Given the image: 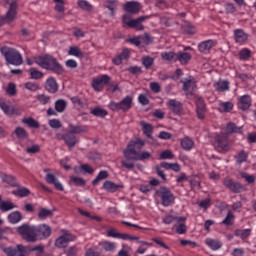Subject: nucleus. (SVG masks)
Returning <instances> with one entry per match:
<instances>
[{
	"label": "nucleus",
	"instance_id": "28",
	"mask_svg": "<svg viewBox=\"0 0 256 256\" xmlns=\"http://www.w3.org/2000/svg\"><path fill=\"white\" fill-rule=\"evenodd\" d=\"M235 104H233V102L231 101H220L218 104V111L220 113H231V110L234 109Z\"/></svg>",
	"mask_w": 256,
	"mask_h": 256
},
{
	"label": "nucleus",
	"instance_id": "56",
	"mask_svg": "<svg viewBox=\"0 0 256 256\" xmlns=\"http://www.w3.org/2000/svg\"><path fill=\"white\" fill-rule=\"evenodd\" d=\"M241 129L242 127H238L237 125H235V123L233 122H229L226 125V131L227 133H241Z\"/></svg>",
	"mask_w": 256,
	"mask_h": 256
},
{
	"label": "nucleus",
	"instance_id": "52",
	"mask_svg": "<svg viewBox=\"0 0 256 256\" xmlns=\"http://www.w3.org/2000/svg\"><path fill=\"white\" fill-rule=\"evenodd\" d=\"M65 109H67V101H65L63 99H59L55 102V110L58 113H63V111H65Z\"/></svg>",
	"mask_w": 256,
	"mask_h": 256
},
{
	"label": "nucleus",
	"instance_id": "43",
	"mask_svg": "<svg viewBox=\"0 0 256 256\" xmlns=\"http://www.w3.org/2000/svg\"><path fill=\"white\" fill-rule=\"evenodd\" d=\"M119 187L121 186L109 180L105 181L103 184V189H105V191H108L109 193H115V191H117Z\"/></svg>",
	"mask_w": 256,
	"mask_h": 256
},
{
	"label": "nucleus",
	"instance_id": "24",
	"mask_svg": "<svg viewBox=\"0 0 256 256\" xmlns=\"http://www.w3.org/2000/svg\"><path fill=\"white\" fill-rule=\"evenodd\" d=\"M88 131L89 128L85 125H68V133H71L72 135H79L81 133H87Z\"/></svg>",
	"mask_w": 256,
	"mask_h": 256
},
{
	"label": "nucleus",
	"instance_id": "51",
	"mask_svg": "<svg viewBox=\"0 0 256 256\" xmlns=\"http://www.w3.org/2000/svg\"><path fill=\"white\" fill-rule=\"evenodd\" d=\"M14 133L17 139H27L29 137V133L23 127H17Z\"/></svg>",
	"mask_w": 256,
	"mask_h": 256
},
{
	"label": "nucleus",
	"instance_id": "50",
	"mask_svg": "<svg viewBox=\"0 0 256 256\" xmlns=\"http://www.w3.org/2000/svg\"><path fill=\"white\" fill-rule=\"evenodd\" d=\"M239 59L240 61H249L251 59V50L248 48H243L239 51Z\"/></svg>",
	"mask_w": 256,
	"mask_h": 256
},
{
	"label": "nucleus",
	"instance_id": "53",
	"mask_svg": "<svg viewBox=\"0 0 256 256\" xmlns=\"http://www.w3.org/2000/svg\"><path fill=\"white\" fill-rule=\"evenodd\" d=\"M233 223H235V215L233 214V212L228 211L225 219L221 222V225H233Z\"/></svg>",
	"mask_w": 256,
	"mask_h": 256
},
{
	"label": "nucleus",
	"instance_id": "29",
	"mask_svg": "<svg viewBox=\"0 0 256 256\" xmlns=\"http://www.w3.org/2000/svg\"><path fill=\"white\" fill-rule=\"evenodd\" d=\"M234 159L236 165H243V163H247V160L249 159V153H247L245 150H241L234 156Z\"/></svg>",
	"mask_w": 256,
	"mask_h": 256
},
{
	"label": "nucleus",
	"instance_id": "11",
	"mask_svg": "<svg viewBox=\"0 0 256 256\" xmlns=\"http://www.w3.org/2000/svg\"><path fill=\"white\" fill-rule=\"evenodd\" d=\"M234 42L237 45H247L249 41V34L245 32L242 28H237L233 31Z\"/></svg>",
	"mask_w": 256,
	"mask_h": 256
},
{
	"label": "nucleus",
	"instance_id": "15",
	"mask_svg": "<svg viewBox=\"0 0 256 256\" xmlns=\"http://www.w3.org/2000/svg\"><path fill=\"white\" fill-rule=\"evenodd\" d=\"M131 57V50L129 48H124L120 54H117L112 58V63L114 65H122L123 61H129Z\"/></svg>",
	"mask_w": 256,
	"mask_h": 256
},
{
	"label": "nucleus",
	"instance_id": "10",
	"mask_svg": "<svg viewBox=\"0 0 256 256\" xmlns=\"http://www.w3.org/2000/svg\"><path fill=\"white\" fill-rule=\"evenodd\" d=\"M215 145L220 151H229L231 149V144L229 142V136L225 133L216 135Z\"/></svg>",
	"mask_w": 256,
	"mask_h": 256
},
{
	"label": "nucleus",
	"instance_id": "41",
	"mask_svg": "<svg viewBox=\"0 0 256 256\" xmlns=\"http://www.w3.org/2000/svg\"><path fill=\"white\" fill-rule=\"evenodd\" d=\"M160 165L161 167H163V169H167V170L170 169L175 173H179V171H181V166L177 163L162 162Z\"/></svg>",
	"mask_w": 256,
	"mask_h": 256
},
{
	"label": "nucleus",
	"instance_id": "7",
	"mask_svg": "<svg viewBox=\"0 0 256 256\" xmlns=\"http://www.w3.org/2000/svg\"><path fill=\"white\" fill-rule=\"evenodd\" d=\"M145 19H149V16H140L137 19L131 20V16L126 14L123 16L122 21L124 25L130 27V29H137V31H143L145 29V26H143V24L141 23H143Z\"/></svg>",
	"mask_w": 256,
	"mask_h": 256
},
{
	"label": "nucleus",
	"instance_id": "45",
	"mask_svg": "<svg viewBox=\"0 0 256 256\" xmlns=\"http://www.w3.org/2000/svg\"><path fill=\"white\" fill-rule=\"evenodd\" d=\"M78 7L87 13H91V11H93V5L87 0L78 1Z\"/></svg>",
	"mask_w": 256,
	"mask_h": 256
},
{
	"label": "nucleus",
	"instance_id": "19",
	"mask_svg": "<svg viewBox=\"0 0 256 256\" xmlns=\"http://www.w3.org/2000/svg\"><path fill=\"white\" fill-rule=\"evenodd\" d=\"M61 139L64 140L68 149H73V147H75V145H77V143H79V140L77 139V136H75V134H72L70 132L63 134L61 136Z\"/></svg>",
	"mask_w": 256,
	"mask_h": 256
},
{
	"label": "nucleus",
	"instance_id": "8",
	"mask_svg": "<svg viewBox=\"0 0 256 256\" xmlns=\"http://www.w3.org/2000/svg\"><path fill=\"white\" fill-rule=\"evenodd\" d=\"M223 185L232 193H243V191H247V187L245 185L231 178H225L223 180Z\"/></svg>",
	"mask_w": 256,
	"mask_h": 256
},
{
	"label": "nucleus",
	"instance_id": "46",
	"mask_svg": "<svg viewBox=\"0 0 256 256\" xmlns=\"http://www.w3.org/2000/svg\"><path fill=\"white\" fill-rule=\"evenodd\" d=\"M107 177H109V172L105 170L100 171L97 177L92 181V185L94 187L99 185V182L103 181L104 179H107Z\"/></svg>",
	"mask_w": 256,
	"mask_h": 256
},
{
	"label": "nucleus",
	"instance_id": "47",
	"mask_svg": "<svg viewBox=\"0 0 256 256\" xmlns=\"http://www.w3.org/2000/svg\"><path fill=\"white\" fill-rule=\"evenodd\" d=\"M100 245L104 251H108L109 253L115 251L117 248V244L115 242L103 241Z\"/></svg>",
	"mask_w": 256,
	"mask_h": 256
},
{
	"label": "nucleus",
	"instance_id": "48",
	"mask_svg": "<svg viewBox=\"0 0 256 256\" xmlns=\"http://www.w3.org/2000/svg\"><path fill=\"white\" fill-rule=\"evenodd\" d=\"M24 87L27 89V91H31L32 93H35L41 89V85H39L37 82H26L24 83Z\"/></svg>",
	"mask_w": 256,
	"mask_h": 256
},
{
	"label": "nucleus",
	"instance_id": "9",
	"mask_svg": "<svg viewBox=\"0 0 256 256\" xmlns=\"http://www.w3.org/2000/svg\"><path fill=\"white\" fill-rule=\"evenodd\" d=\"M110 81H111V77H109V75L107 74L100 75L93 79L92 88L94 89V91L101 93L105 85H109Z\"/></svg>",
	"mask_w": 256,
	"mask_h": 256
},
{
	"label": "nucleus",
	"instance_id": "62",
	"mask_svg": "<svg viewBox=\"0 0 256 256\" xmlns=\"http://www.w3.org/2000/svg\"><path fill=\"white\" fill-rule=\"evenodd\" d=\"M180 224L176 226V233L178 235H185L187 233V225H185V222H179Z\"/></svg>",
	"mask_w": 256,
	"mask_h": 256
},
{
	"label": "nucleus",
	"instance_id": "12",
	"mask_svg": "<svg viewBox=\"0 0 256 256\" xmlns=\"http://www.w3.org/2000/svg\"><path fill=\"white\" fill-rule=\"evenodd\" d=\"M251 105H253V100L248 94L238 97L237 107L240 111H249V109H251Z\"/></svg>",
	"mask_w": 256,
	"mask_h": 256
},
{
	"label": "nucleus",
	"instance_id": "18",
	"mask_svg": "<svg viewBox=\"0 0 256 256\" xmlns=\"http://www.w3.org/2000/svg\"><path fill=\"white\" fill-rule=\"evenodd\" d=\"M3 251L7 256H25V246L21 244L16 247H5Z\"/></svg>",
	"mask_w": 256,
	"mask_h": 256
},
{
	"label": "nucleus",
	"instance_id": "22",
	"mask_svg": "<svg viewBox=\"0 0 256 256\" xmlns=\"http://www.w3.org/2000/svg\"><path fill=\"white\" fill-rule=\"evenodd\" d=\"M181 83H183V91H187L188 93H193V91H195V87H197L193 76H189L185 80H182Z\"/></svg>",
	"mask_w": 256,
	"mask_h": 256
},
{
	"label": "nucleus",
	"instance_id": "57",
	"mask_svg": "<svg viewBox=\"0 0 256 256\" xmlns=\"http://www.w3.org/2000/svg\"><path fill=\"white\" fill-rule=\"evenodd\" d=\"M154 63L155 59H153L151 56H144L142 58V65L145 67V69H149Z\"/></svg>",
	"mask_w": 256,
	"mask_h": 256
},
{
	"label": "nucleus",
	"instance_id": "1",
	"mask_svg": "<svg viewBox=\"0 0 256 256\" xmlns=\"http://www.w3.org/2000/svg\"><path fill=\"white\" fill-rule=\"evenodd\" d=\"M145 147V141L141 139L132 140L124 150V157L128 161H147L151 157L149 151L139 152Z\"/></svg>",
	"mask_w": 256,
	"mask_h": 256
},
{
	"label": "nucleus",
	"instance_id": "6",
	"mask_svg": "<svg viewBox=\"0 0 256 256\" xmlns=\"http://www.w3.org/2000/svg\"><path fill=\"white\" fill-rule=\"evenodd\" d=\"M156 193L160 197L163 207H170V205L175 203V195L169 188L161 186Z\"/></svg>",
	"mask_w": 256,
	"mask_h": 256
},
{
	"label": "nucleus",
	"instance_id": "34",
	"mask_svg": "<svg viewBox=\"0 0 256 256\" xmlns=\"http://www.w3.org/2000/svg\"><path fill=\"white\" fill-rule=\"evenodd\" d=\"M214 87L218 93H225V91H229V81L219 80L214 84Z\"/></svg>",
	"mask_w": 256,
	"mask_h": 256
},
{
	"label": "nucleus",
	"instance_id": "59",
	"mask_svg": "<svg viewBox=\"0 0 256 256\" xmlns=\"http://www.w3.org/2000/svg\"><path fill=\"white\" fill-rule=\"evenodd\" d=\"M68 54L73 55V57H83V52L77 46H71Z\"/></svg>",
	"mask_w": 256,
	"mask_h": 256
},
{
	"label": "nucleus",
	"instance_id": "20",
	"mask_svg": "<svg viewBox=\"0 0 256 256\" xmlns=\"http://www.w3.org/2000/svg\"><path fill=\"white\" fill-rule=\"evenodd\" d=\"M167 107L174 113V115H179L183 113V104H181L178 100L170 99L167 102Z\"/></svg>",
	"mask_w": 256,
	"mask_h": 256
},
{
	"label": "nucleus",
	"instance_id": "14",
	"mask_svg": "<svg viewBox=\"0 0 256 256\" xmlns=\"http://www.w3.org/2000/svg\"><path fill=\"white\" fill-rule=\"evenodd\" d=\"M107 237H112L113 239H123V241H137L138 237L132 236L126 233H119L115 229H110L107 231Z\"/></svg>",
	"mask_w": 256,
	"mask_h": 256
},
{
	"label": "nucleus",
	"instance_id": "61",
	"mask_svg": "<svg viewBox=\"0 0 256 256\" xmlns=\"http://www.w3.org/2000/svg\"><path fill=\"white\" fill-rule=\"evenodd\" d=\"M242 179H245L246 183L253 184L255 183V176L248 174L247 172H240Z\"/></svg>",
	"mask_w": 256,
	"mask_h": 256
},
{
	"label": "nucleus",
	"instance_id": "30",
	"mask_svg": "<svg viewBox=\"0 0 256 256\" xmlns=\"http://www.w3.org/2000/svg\"><path fill=\"white\" fill-rule=\"evenodd\" d=\"M124 9L127 13H139L141 11V5L138 2H127L124 6Z\"/></svg>",
	"mask_w": 256,
	"mask_h": 256
},
{
	"label": "nucleus",
	"instance_id": "58",
	"mask_svg": "<svg viewBox=\"0 0 256 256\" xmlns=\"http://www.w3.org/2000/svg\"><path fill=\"white\" fill-rule=\"evenodd\" d=\"M30 77L31 79L39 80L43 79V72L36 70L35 68H30Z\"/></svg>",
	"mask_w": 256,
	"mask_h": 256
},
{
	"label": "nucleus",
	"instance_id": "60",
	"mask_svg": "<svg viewBox=\"0 0 256 256\" xmlns=\"http://www.w3.org/2000/svg\"><path fill=\"white\" fill-rule=\"evenodd\" d=\"M71 182L74 183L76 187H85V184H86L85 179L77 176H72Z\"/></svg>",
	"mask_w": 256,
	"mask_h": 256
},
{
	"label": "nucleus",
	"instance_id": "4",
	"mask_svg": "<svg viewBox=\"0 0 256 256\" xmlns=\"http://www.w3.org/2000/svg\"><path fill=\"white\" fill-rule=\"evenodd\" d=\"M133 107V96L127 95L120 102L110 101L108 109L110 111L127 113Z\"/></svg>",
	"mask_w": 256,
	"mask_h": 256
},
{
	"label": "nucleus",
	"instance_id": "23",
	"mask_svg": "<svg viewBox=\"0 0 256 256\" xmlns=\"http://www.w3.org/2000/svg\"><path fill=\"white\" fill-rule=\"evenodd\" d=\"M213 47H215V41L211 39L206 40L198 44V51L204 55H207Z\"/></svg>",
	"mask_w": 256,
	"mask_h": 256
},
{
	"label": "nucleus",
	"instance_id": "3",
	"mask_svg": "<svg viewBox=\"0 0 256 256\" xmlns=\"http://www.w3.org/2000/svg\"><path fill=\"white\" fill-rule=\"evenodd\" d=\"M0 51L8 65H14L15 67L23 65V56L15 48L4 46Z\"/></svg>",
	"mask_w": 256,
	"mask_h": 256
},
{
	"label": "nucleus",
	"instance_id": "17",
	"mask_svg": "<svg viewBox=\"0 0 256 256\" xmlns=\"http://www.w3.org/2000/svg\"><path fill=\"white\" fill-rule=\"evenodd\" d=\"M45 181L48 183V185H54L56 191H65V188L63 187V184L59 179H57V176L55 174L48 172L45 176Z\"/></svg>",
	"mask_w": 256,
	"mask_h": 256
},
{
	"label": "nucleus",
	"instance_id": "2",
	"mask_svg": "<svg viewBox=\"0 0 256 256\" xmlns=\"http://www.w3.org/2000/svg\"><path fill=\"white\" fill-rule=\"evenodd\" d=\"M34 63L38 65V67H41V69H45L46 71H52V73H55L56 75H63L65 73V68L57 58L46 54L42 56H35L34 57Z\"/></svg>",
	"mask_w": 256,
	"mask_h": 256
},
{
	"label": "nucleus",
	"instance_id": "31",
	"mask_svg": "<svg viewBox=\"0 0 256 256\" xmlns=\"http://www.w3.org/2000/svg\"><path fill=\"white\" fill-rule=\"evenodd\" d=\"M175 221H177L178 223H185V221H187V218H185L183 216L177 217V216H174L171 214H168L163 218V223L165 225H171V223H173Z\"/></svg>",
	"mask_w": 256,
	"mask_h": 256
},
{
	"label": "nucleus",
	"instance_id": "38",
	"mask_svg": "<svg viewBox=\"0 0 256 256\" xmlns=\"http://www.w3.org/2000/svg\"><path fill=\"white\" fill-rule=\"evenodd\" d=\"M0 109L3 110L5 115H15V109L9 106V104H7L3 99L0 100Z\"/></svg>",
	"mask_w": 256,
	"mask_h": 256
},
{
	"label": "nucleus",
	"instance_id": "27",
	"mask_svg": "<svg viewBox=\"0 0 256 256\" xmlns=\"http://www.w3.org/2000/svg\"><path fill=\"white\" fill-rule=\"evenodd\" d=\"M45 88L48 93H57V91H59V84H57V80H55V78L49 77L46 80Z\"/></svg>",
	"mask_w": 256,
	"mask_h": 256
},
{
	"label": "nucleus",
	"instance_id": "42",
	"mask_svg": "<svg viewBox=\"0 0 256 256\" xmlns=\"http://www.w3.org/2000/svg\"><path fill=\"white\" fill-rule=\"evenodd\" d=\"M234 235L243 240L248 239V237H251V229H236Z\"/></svg>",
	"mask_w": 256,
	"mask_h": 256
},
{
	"label": "nucleus",
	"instance_id": "55",
	"mask_svg": "<svg viewBox=\"0 0 256 256\" xmlns=\"http://www.w3.org/2000/svg\"><path fill=\"white\" fill-rule=\"evenodd\" d=\"M91 114L94 115V117H107V115H109V112H107V110L103 109V108H94L93 110H91Z\"/></svg>",
	"mask_w": 256,
	"mask_h": 256
},
{
	"label": "nucleus",
	"instance_id": "39",
	"mask_svg": "<svg viewBox=\"0 0 256 256\" xmlns=\"http://www.w3.org/2000/svg\"><path fill=\"white\" fill-rule=\"evenodd\" d=\"M12 194L15 195V197H29L31 195V191L26 187H19L17 190H14Z\"/></svg>",
	"mask_w": 256,
	"mask_h": 256
},
{
	"label": "nucleus",
	"instance_id": "21",
	"mask_svg": "<svg viewBox=\"0 0 256 256\" xmlns=\"http://www.w3.org/2000/svg\"><path fill=\"white\" fill-rule=\"evenodd\" d=\"M19 7V4L17 2H12L10 4V8L6 13V16L3 17L4 21H7L8 23H11V21L15 20V17H17V9Z\"/></svg>",
	"mask_w": 256,
	"mask_h": 256
},
{
	"label": "nucleus",
	"instance_id": "35",
	"mask_svg": "<svg viewBox=\"0 0 256 256\" xmlns=\"http://www.w3.org/2000/svg\"><path fill=\"white\" fill-rule=\"evenodd\" d=\"M23 219V215H21V212L14 211L8 215V221L12 225H17L21 220Z\"/></svg>",
	"mask_w": 256,
	"mask_h": 256
},
{
	"label": "nucleus",
	"instance_id": "33",
	"mask_svg": "<svg viewBox=\"0 0 256 256\" xmlns=\"http://www.w3.org/2000/svg\"><path fill=\"white\" fill-rule=\"evenodd\" d=\"M176 61H179L181 65H187L191 61V55L189 52H178L176 53Z\"/></svg>",
	"mask_w": 256,
	"mask_h": 256
},
{
	"label": "nucleus",
	"instance_id": "13",
	"mask_svg": "<svg viewBox=\"0 0 256 256\" xmlns=\"http://www.w3.org/2000/svg\"><path fill=\"white\" fill-rule=\"evenodd\" d=\"M196 115L201 121L207 117V104H205V100L201 97L196 99Z\"/></svg>",
	"mask_w": 256,
	"mask_h": 256
},
{
	"label": "nucleus",
	"instance_id": "5",
	"mask_svg": "<svg viewBox=\"0 0 256 256\" xmlns=\"http://www.w3.org/2000/svg\"><path fill=\"white\" fill-rule=\"evenodd\" d=\"M17 232L28 243H35L37 241V226L23 224L17 228Z\"/></svg>",
	"mask_w": 256,
	"mask_h": 256
},
{
	"label": "nucleus",
	"instance_id": "16",
	"mask_svg": "<svg viewBox=\"0 0 256 256\" xmlns=\"http://www.w3.org/2000/svg\"><path fill=\"white\" fill-rule=\"evenodd\" d=\"M71 241H75V236H73L71 233H65L56 239L55 245L59 249H64V247H67Z\"/></svg>",
	"mask_w": 256,
	"mask_h": 256
},
{
	"label": "nucleus",
	"instance_id": "44",
	"mask_svg": "<svg viewBox=\"0 0 256 256\" xmlns=\"http://www.w3.org/2000/svg\"><path fill=\"white\" fill-rule=\"evenodd\" d=\"M22 123H24V125L29 126L30 129H39L40 127L39 122L31 117L22 119Z\"/></svg>",
	"mask_w": 256,
	"mask_h": 256
},
{
	"label": "nucleus",
	"instance_id": "54",
	"mask_svg": "<svg viewBox=\"0 0 256 256\" xmlns=\"http://www.w3.org/2000/svg\"><path fill=\"white\" fill-rule=\"evenodd\" d=\"M38 217L39 219H47L48 217H53V211L47 208H40Z\"/></svg>",
	"mask_w": 256,
	"mask_h": 256
},
{
	"label": "nucleus",
	"instance_id": "40",
	"mask_svg": "<svg viewBox=\"0 0 256 256\" xmlns=\"http://www.w3.org/2000/svg\"><path fill=\"white\" fill-rule=\"evenodd\" d=\"M13 209H17V205L13 204L10 201H2L0 202V211L3 213H7V211H11Z\"/></svg>",
	"mask_w": 256,
	"mask_h": 256
},
{
	"label": "nucleus",
	"instance_id": "63",
	"mask_svg": "<svg viewBox=\"0 0 256 256\" xmlns=\"http://www.w3.org/2000/svg\"><path fill=\"white\" fill-rule=\"evenodd\" d=\"M183 31L186 35H195L197 33V29L191 24L184 26Z\"/></svg>",
	"mask_w": 256,
	"mask_h": 256
},
{
	"label": "nucleus",
	"instance_id": "25",
	"mask_svg": "<svg viewBox=\"0 0 256 256\" xmlns=\"http://www.w3.org/2000/svg\"><path fill=\"white\" fill-rule=\"evenodd\" d=\"M205 245L212 251H219L223 247V243L219 239L206 238Z\"/></svg>",
	"mask_w": 256,
	"mask_h": 256
},
{
	"label": "nucleus",
	"instance_id": "37",
	"mask_svg": "<svg viewBox=\"0 0 256 256\" xmlns=\"http://www.w3.org/2000/svg\"><path fill=\"white\" fill-rule=\"evenodd\" d=\"M161 57L163 61H168L169 63H177V53L173 51L162 52Z\"/></svg>",
	"mask_w": 256,
	"mask_h": 256
},
{
	"label": "nucleus",
	"instance_id": "64",
	"mask_svg": "<svg viewBox=\"0 0 256 256\" xmlns=\"http://www.w3.org/2000/svg\"><path fill=\"white\" fill-rule=\"evenodd\" d=\"M173 157H175V155L171 150H165L160 154V159H173Z\"/></svg>",
	"mask_w": 256,
	"mask_h": 256
},
{
	"label": "nucleus",
	"instance_id": "26",
	"mask_svg": "<svg viewBox=\"0 0 256 256\" xmlns=\"http://www.w3.org/2000/svg\"><path fill=\"white\" fill-rule=\"evenodd\" d=\"M36 229L37 235H42L44 239H47V237H51V226L47 224H40L36 226Z\"/></svg>",
	"mask_w": 256,
	"mask_h": 256
},
{
	"label": "nucleus",
	"instance_id": "49",
	"mask_svg": "<svg viewBox=\"0 0 256 256\" xmlns=\"http://www.w3.org/2000/svg\"><path fill=\"white\" fill-rule=\"evenodd\" d=\"M142 131L148 139H151V135H153V125L142 122Z\"/></svg>",
	"mask_w": 256,
	"mask_h": 256
},
{
	"label": "nucleus",
	"instance_id": "36",
	"mask_svg": "<svg viewBox=\"0 0 256 256\" xmlns=\"http://www.w3.org/2000/svg\"><path fill=\"white\" fill-rule=\"evenodd\" d=\"M181 147L184 151H191L195 147V142L190 137H184L181 140Z\"/></svg>",
	"mask_w": 256,
	"mask_h": 256
},
{
	"label": "nucleus",
	"instance_id": "32",
	"mask_svg": "<svg viewBox=\"0 0 256 256\" xmlns=\"http://www.w3.org/2000/svg\"><path fill=\"white\" fill-rule=\"evenodd\" d=\"M0 179H2L3 183H7V185H10V187H17V179L13 175L1 172Z\"/></svg>",
	"mask_w": 256,
	"mask_h": 256
}]
</instances>
